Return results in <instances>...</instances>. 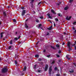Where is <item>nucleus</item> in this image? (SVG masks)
<instances>
[{
	"label": "nucleus",
	"instance_id": "obj_1",
	"mask_svg": "<svg viewBox=\"0 0 76 76\" xmlns=\"http://www.w3.org/2000/svg\"><path fill=\"white\" fill-rule=\"evenodd\" d=\"M7 71H8V69L6 67L2 69V73H6V72H7Z\"/></svg>",
	"mask_w": 76,
	"mask_h": 76
},
{
	"label": "nucleus",
	"instance_id": "obj_2",
	"mask_svg": "<svg viewBox=\"0 0 76 76\" xmlns=\"http://www.w3.org/2000/svg\"><path fill=\"white\" fill-rule=\"evenodd\" d=\"M67 46L69 49L68 51H71V48H70V42H68L67 43Z\"/></svg>",
	"mask_w": 76,
	"mask_h": 76
},
{
	"label": "nucleus",
	"instance_id": "obj_3",
	"mask_svg": "<svg viewBox=\"0 0 76 76\" xmlns=\"http://www.w3.org/2000/svg\"><path fill=\"white\" fill-rule=\"evenodd\" d=\"M49 75H51V71H52V66H51L50 68L49 69Z\"/></svg>",
	"mask_w": 76,
	"mask_h": 76
},
{
	"label": "nucleus",
	"instance_id": "obj_4",
	"mask_svg": "<svg viewBox=\"0 0 76 76\" xmlns=\"http://www.w3.org/2000/svg\"><path fill=\"white\" fill-rule=\"evenodd\" d=\"M25 13H26V11H25V10H23L22 12V13L21 14L22 16H23L25 15Z\"/></svg>",
	"mask_w": 76,
	"mask_h": 76
},
{
	"label": "nucleus",
	"instance_id": "obj_5",
	"mask_svg": "<svg viewBox=\"0 0 76 76\" xmlns=\"http://www.w3.org/2000/svg\"><path fill=\"white\" fill-rule=\"evenodd\" d=\"M19 58V55H15L14 57V58L16 59V60H18V58Z\"/></svg>",
	"mask_w": 76,
	"mask_h": 76
},
{
	"label": "nucleus",
	"instance_id": "obj_6",
	"mask_svg": "<svg viewBox=\"0 0 76 76\" xmlns=\"http://www.w3.org/2000/svg\"><path fill=\"white\" fill-rule=\"evenodd\" d=\"M3 15H4V18H5L7 16V14L6 11H4L3 12Z\"/></svg>",
	"mask_w": 76,
	"mask_h": 76
},
{
	"label": "nucleus",
	"instance_id": "obj_7",
	"mask_svg": "<svg viewBox=\"0 0 76 76\" xmlns=\"http://www.w3.org/2000/svg\"><path fill=\"white\" fill-rule=\"evenodd\" d=\"M48 64H46L45 68V71H47L48 69Z\"/></svg>",
	"mask_w": 76,
	"mask_h": 76
},
{
	"label": "nucleus",
	"instance_id": "obj_8",
	"mask_svg": "<svg viewBox=\"0 0 76 76\" xmlns=\"http://www.w3.org/2000/svg\"><path fill=\"white\" fill-rule=\"evenodd\" d=\"M13 46H10L8 48L9 50H13Z\"/></svg>",
	"mask_w": 76,
	"mask_h": 76
},
{
	"label": "nucleus",
	"instance_id": "obj_9",
	"mask_svg": "<svg viewBox=\"0 0 76 76\" xmlns=\"http://www.w3.org/2000/svg\"><path fill=\"white\" fill-rule=\"evenodd\" d=\"M4 33L3 32H2L1 34V37H0V39H1L3 37V34Z\"/></svg>",
	"mask_w": 76,
	"mask_h": 76
},
{
	"label": "nucleus",
	"instance_id": "obj_10",
	"mask_svg": "<svg viewBox=\"0 0 76 76\" xmlns=\"http://www.w3.org/2000/svg\"><path fill=\"white\" fill-rule=\"evenodd\" d=\"M52 28H53V26H51L48 28L47 29H48V30H51V29H52Z\"/></svg>",
	"mask_w": 76,
	"mask_h": 76
},
{
	"label": "nucleus",
	"instance_id": "obj_11",
	"mask_svg": "<svg viewBox=\"0 0 76 76\" xmlns=\"http://www.w3.org/2000/svg\"><path fill=\"white\" fill-rule=\"evenodd\" d=\"M51 12L52 13H53V14H56V13L54 12V11L53 10H51Z\"/></svg>",
	"mask_w": 76,
	"mask_h": 76
},
{
	"label": "nucleus",
	"instance_id": "obj_12",
	"mask_svg": "<svg viewBox=\"0 0 76 76\" xmlns=\"http://www.w3.org/2000/svg\"><path fill=\"white\" fill-rule=\"evenodd\" d=\"M69 55H67L66 56V57L68 59V60H70V58H69Z\"/></svg>",
	"mask_w": 76,
	"mask_h": 76
},
{
	"label": "nucleus",
	"instance_id": "obj_13",
	"mask_svg": "<svg viewBox=\"0 0 76 76\" xmlns=\"http://www.w3.org/2000/svg\"><path fill=\"white\" fill-rule=\"evenodd\" d=\"M26 66H25L24 67V69L23 70V71H26Z\"/></svg>",
	"mask_w": 76,
	"mask_h": 76
},
{
	"label": "nucleus",
	"instance_id": "obj_14",
	"mask_svg": "<svg viewBox=\"0 0 76 76\" xmlns=\"http://www.w3.org/2000/svg\"><path fill=\"white\" fill-rule=\"evenodd\" d=\"M72 71H69V72H70V73H73V72H74V70H73V69H71Z\"/></svg>",
	"mask_w": 76,
	"mask_h": 76
},
{
	"label": "nucleus",
	"instance_id": "obj_15",
	"mask_svg": "<svg viewBox=\"0 0 76 76\" xmlns=\"http://www.w3.org/2000/svg\"><path fill=\"white\" fill-rule=\"evenodd\" d=\"M31 4L30 5L31 7L32 8H33L34 5H33V4L32 3H31Z\"/></svg>",
	"mask_w": 76,
	"mask_h": 76
},
{
	"label": "nucleus",
	"instance_id": "obj_16",
	"mask_svg": "<svg viewBox=\"0 0 76 76\" xmlns=\"http://www.w3.org/2000/svg\"><path fill=\"white\" fill-rule=\"evenodd\" d=\"M69 7H66L64 8V10H67V9H68Z\"/></svg>",
	"mask_w": 76,
	"mask_h": 76
},
{
	"label": "nucleus",
	"instance_id": "obj_17",
	"mask_svg": "<svg viewBox=\"0 0 76 76\" xmlns=\"http://www.w3.org/2000/svg\"><path fill=\"white\" fill-rule=\"evenodd\" d=\"M56 47L57 48H59L60 47V45H59L57 44L56 45Z\"/></svg>",
	"mask_w": 76,
	"mask_h": 76
},
{
	"label": "nucleus",
	"instance_id": "obj_18",
	"mask_svg": "<svg viewBox=\"0 0 76 76\" xmlns=\"http://www.w3.org/2000/svg\"><path fill=\"white\" fill-rule=\"evenodd\" d=\"M40 19H44V17L42 16H41L39 17Z\"/></svg>",
	"mask_w": 76,
	"mask_h": 76
},
{
	"label": "nucleus",
	"instance_id": "obj_19",
	"mask_svg": "<svg viewBox=\"0 0 76 76\" xmlns=\"http://www.w3.org/2000/svg\"><path fill=\"white\" fill-rule=\"evenodd\" d=\"M25 27H26V28H28V26L26 24H25Z\"/></svg>",
	"mask_w": 76,
	"mask_h": 76
},
{
	"label": "nucleus",
	"instance_id": "obj_20",
	"mask_svg": "<svg viewBox=\"0 0 76 76\" xmlns=\"http://www.w3.org/2000/svg\"><path fill=\"white\" fill-rule=\"evenodd\" d=\"M55 20L56 21H57V22H58V18H55Z\"/></svg>",
	"mask_w": 76,
	"mask_h": 76
},
{
	"label": "nucleus",
	"instance_id": "obj_21",
	"mask_svg": "<svg viewBox=\"0 0 76 76\" xmlns=\"http://www.w3.org/2000/svg\"><path fill=\"white\" fill-rule=\"evenodd\" d=\"M35 57L36 58L39 57V55H35Z\"/></svg>",
	"mask_w": 76,
	"mask_h": 76
},
{
	"label": "nucleus",
	"instance_id": "obj_22",
	"mask_svg": "<svg viewBox=\"0 0 76 76\" xmlns=\"http://www.w3.org/2000/svg\"><path fill=\"white\" fill-rule=\"evenodd\" d=\"M21 9H22V10H23L24 9H25V7H21Z\"/></svg>",
	"mask_w": 76,
	"mask_h": 76
},
{
	"label": "nucleus",
	"instance_id": "obj_23",
	"mask_svg": "<svg viewBox=\"0 0 76 76\" xmlns=\"http://www.w3.org/2000/svg\"><path fill=\"white\" fill-rule=\"evenodd\" d=\"M18 39L17 37H15L14 38V40H15L16 41H17Z\"/></svg>",
	"mask_w": 76,
	"mask_h": 76
},
{
	"label": "nucleus",
	"instance_id": "obj_24",
	"mask_svg": "<svg viewBox=\"0 0 76 76\" xmlns=\"http://www.w3.org/2000/svg\"><path fill=\"white\" fill-rule=\"evenodd\" d=\"M34 1V0H31V2H30V3H33Z\"/></svg>",
	"mask_w": 76,
	"mask_h": 76
},
{
	"label": "nucleus",
	"instance_id": "obj_25",
	"mask_svg": "<svg viewBox=\"0 0 76 76\" xmlns=\"http://www.w3.org/2000/svg\"><path fill=\"white\" fill-rule=\"evenodd\" d=\"M66 20H69V17H67L66 18Z\"/></svg>",
	"mask_w": 76,
	"mask_h": 76
},
{
	"label": "nucleus",
	"instance_id": "obj_26",
	"mask_svg": "<svg viewBox=\"0 0 76 76\" xmlns=\"http://www.w3.org/2000/svg\"><path fill=\"white\" fill-rule=\"evenodd\" d=\"M42 26V25L41 24H40L39 25V26L38 27L39 28H40L41 27V26Z\"/></svg>",
	"mask_w": 76,
	"mask_h": 76
},
{
	"label": "nucleus",
	"instance_id": "obj_27",
	"mask_svg": "<svg viewBox=\"0 0 76 76\" xmlns=\"http://www.w3.org/2000/svg\"><path fill=\"white\" fill-rule=\"evenodd\" d=\"M73 0H69V3H72V2H73Z\"/></svg>",
	"mask_w": 76,
	"mask_h": 76
},
{
	"label": "nucleus",
	"instance_id": "obj_28",
	"mask_svg": "<svg viewBox=\"0 0 76 76\" xmlns=\"http://www.w3.org/2000/svg\"><path fill=\"white\" fill-rule=\"evenodd\" d=\"M37 65H35L34 66V69H36L37 68Z\"/></svg>",
	"mask_w": 76,
	"mask_h": 76
},
{
	"label": "nucleus",
	"instance_id": "obj_29",
	"mask_svg": "<svg viewBox=\"0 0 76 76\" xmlns=\"http://www.w3.org/2000/svg\"><path fill=\"white\" fill-rule=\"evenodd\" d=\"M51 48H53V49L54 50H55L56 49H55V48H54V47L52 46H51Z\"/></svg>",
	"mask_w": 76,
	"mask_h": 76
},
{
	"label": "nucleus",
	"instance_id": "obj_30",
	"mask_svg": "<svg viewBox=\"0 0 76 76\" xmlns=\"http://www.w3.org/2000/svg\"><path fill=\"white\" fill-rule=\"evenodd\" d=\"M54 70L56 71V70H57V67H55L54 68Z\"/></svg>",
	"mask_w": 76,
	"mask_h": 76
},
{
	"label": "nucleus",
	"instance_id": "obj_31",
	"mask_svg": "<svg viewBox=\"0 0 76 76\" xmlns=\"http://www.w3.org/2000/svg\"><path fill=\"white\" fill-rule=\"evenodd\" d=\"M15 64H18V62L17 61H15Z\"/></svg>",
	"mask_w": 76,
	"mask_h": 76
},
{
	"label": "nucleus",
	"instance_id": "obj_32",
	"mask_svg": "<svg viewBox=\"0 0 76 76\" xmlns=\"http://www.w3.org/2000/svg\"><path fill=\"white\" fill-rule=\"evenodd\" d=\"M13 21L14 22H16V19H13Z\"/></svg>",
	"mask_w": 76,
	"mask_h": 76
},
{
	"label": "nucleus",
	"instance_id": "obj_33",
	"mask_svg": "<svg viewBox=\"0 0 76 76\" xmlns=\"http://www.w3.org/2000/svg\"><path fill=\"white\" fill-rule=\"evenodd\" d=\"M42 60V59L41 58H39L38 59V61H41Z\"/></svg>",
	"mask_w": 76,
	"mask_h": 76
},
{
	"label": "nucleus",
	"instance_id": "obj_34",
	"mask_svg": "<svg viewBox=\"0 0 76 76\" xmlns=\"http://www.w3.org/2000/svg\"><path fill=\"white\" fill-rule=\"evenodd\" d=\"M56 56H57V57H58V58H59V57H60V55H57Z\"/></svg>",
	"mask_w": 76,
	"mask_h": 76
},
{
	"label": "nucleus",
	"instance_id": "obj_35",
	"mask_svg": "<svg viewBox=\"0 0 76 76\" xmlns=\"http://www.w3.org/2000/svg\"><path fill=\"white\" fill-rule=\"evenodd\" d=\"M18 52H16L15 53V56L18 55Z\"/></svg>",
	"mask_w": 76,
	"mask_h": 76
},
{
	"label": "nucleus",
	"instance_id": "obj_36",
	"mask_svg": "<svg viewBox=\"0 0 76 76\" xmlns=\"http://www.w3.org/2000/svg\"><path fill=\"white\" fill-rule=\"evenodd\" d=\"M58 53L59 54H60L61 53V50H59Z\"/></svg>",
	"mask_w": 76,
	"mask_h": 76
},
{
	"label": "nucleus",
	"instance_id": "obj_37",
	"mask_svg": "<svg viewBox=\"0 0 76 76\" xmlns=\"http://www.w3.org/2000/svg\"><path fill=\"white\" fill-rule=\"evenodd\" d=\"M42 3V2H41V1L39 2L38 3V5H39V4H41V3Z\"/></svg>",
	"mask_w": 76,
	"mask_h": 76
},
{
	"label": "nucleus",
	"instance_id": "obj_38",
	"mask_svg": "<svg viewBox=\"0 0 76 76\" xmlns=\"http://www.w3.org/2000/svg\"><path fill=\"white\" fill-rule=\"evenodd\" d=\"M36 22H39V20H38V19H37L36 20Z\"/></svg>",
	"mask_w": 76,
	"mask_h": 76
},
{
	"label": "nucleus",
	"instance_id": "obj_39",
	"mask_svg": "<svg viewBox=\"0 0 76 76\" xmlns=\"http://www.w3.org/2000/svg\"><path fill=\"white\" fill-rule=\"evenodd\" d=\"M54 63H55V61H52V64H54Z\"/></svg>",
	"mask_w": 76,
	"mask_h": 76
},
{
	"label": "nucleus",
	"instance_id": "obj_40",
	"mask_svg": "<svg viewBox=\"0 0 76 76\" xmlns=\"http://www.w3.org/2000/svg\"><path fill=\"white\" fill-rule=\"evenodd\" d=\"M76 24V22H75L73 23V24L74 25H75Z\"/></svg>",
	"mask_w": 76,
	"mask_h": 76
},
{
	"label": "nucleus",
	"instance_id": "obj_41",
	"mask_svg": "<svg viewBox=\"0 0 76 76\" xmlns=\"http://www.w3.org/2000/svg\"><path fill=\"white\" fill-rule=\"evenodd\" d=\"M48 18H49V19H51V18H52V17L50 16H49Z\"/></svg>",
	"mask_w": 76,
	"mask_h": 76
},
{
	"label": "nucleus",
	"instance_id": "obj_42",
	"mask_svg": "<svg viewBox=\"0 0 76 76\" xmlns=\"http://www.w3.org/2000/svg\"><path fill=\"white\" fill-rule=\"evenodd\" d=\"M47 57H48L49 58V57H50V55H48V56H47Z\"/></svg>",
	"mask_w": 76,
	"mask_h": 76
},
{
	"label": "nucleus",
	"instance_id": "obj_43",
	"mask_svg": "<svg viewBox=\"0 0 76 76\" xmlns=\"http://www.w3.org/2000/svg\"><path fill=\"white\" fill-rule=\"evenodd\" d=\"M47 35H50V34H49V33H48V32H47Z\"/></svg>",
	"mask_w": 76,
	"mask_h": 76
},
{
	"label": "nucleus",
	"instance_id": "obj_44",
	"mask_svg": "<svg viewBox=\"0 0 76 76\" xmlns=\"http://www.w3.org/2000/svg\"><path fill=\"white\" fill-rule=\"evenodd\" d=\"M72 18V17L70 16L69 17V20H70V19H71V18Z\"/></svg>",
	"mask_w": 76,
	"mask_h": 76
},
{
	"label": "nucleus",
	"instance_id": "obj_45",
	"mask_svg": "<svg viewBox=\"0 0 76 76\" xmlns=\"http://www.w3.org/2000/svg\"><path fill=\"white\" fill-rule=\"evenodd\" d=\"M12 40H11L10 42V44H12Z\"/></svg>",
	"mask_w": 76,
	"mask_h": 76
},
{
	"label": "nucleus",
	"instance_id": "obj_46",
	"mask_svg": "<svg viewBox=\"0 0 76 76\" xmlns=\"http://www.w3.org/2000/svg\"><path fill=\"white\" fill-rule=\"evenodd\" d=\"M76 45V44H74L72 45V46H75Z\"/></svg>",
	"mask_w": 76,
	"mask_h": 76
},
{
	"label": "nucleus",
	"instance_id": "obj_47",
	"mask_svg": "<svg viewBox=\"0 0 76 76\" xmlns=\"http://www.w3.org/2000/svg\"><path fill=\"white\" fill-rule=\"evenodd\" d=\"M72 29L73 30H75V27H72Z\"/></svg>",
	"mask_w": 76,
	"mask_h": 76
},
{
	"label": "nucleus",
	"instance_id": "obj_48",
	"mask_svg": "<svg viewBox=\"0 0 76 76\" xmlns=\"http://www.w3.org/2000/svg\"><path fill=\"white\" fill-rule=\"evenodd\" d=\"M58 16H60V15H61V14L58 13Z\"/></svg>",
	"mask_w": 76,
	"mask_h": 76
},
{
	"label": "nucleus",
	"instance_id": "obj_49",
	"mask_svg": "<svg viewBox=\"0 0 76 76\" xmlns=\"http://www.w3.org/2000/svg\"><path fill=\"white\" fill-rule=\"evenodd\" d=\"M46 51V50H45V49H44L43 50V53H45V52Z\"/></svg>",
	"mask_w": 76,
	"mask_h": 76
},
{
	"label": "nucleus",
	"instance_id": "obj_50",
	"mask_svg": "<svg viewBox=\"0 0 76 76\" xmlns=\"http://www.w3.org/2000/svg\"><path fill=\"white\" fill-rule=\"evenodd\" d=\"M73 64H74V65L75 66H76V63H73Z\"/></svg>",
	"mask_w": 76,
	"mask_h": 76
},
{
	"label": "nucleus",
	"instance_id": "obj_51",
	"mask_svg": "<svg viewBox=\"0 0 76 76\" xmlns=\"http://www.w3.org/2000/svg\"><path fill=\"white\" fill-rule=\"evenodd\" d=\"M47 16H48V17L50 16V14H48Z\"/></svg>",
	"mask_w": 76,
	"mask_h": 76
},
{
	"label": "nucleus",
	"instance_id": "obj_52",
	"mask_svg": "<svg viewBox=\"0 0 76 76\" xmlns=\"http://www.w3.org/2000/svg\"><path fill=\"white\" fill-rule=\"evenodd\" d=\"M60 74H56V76H60Z\"/></svg>",
	"mask_w": 76,
	"mask_h": 76
},
{
	"label": "nucleus",
	"instance_id": "obj_53",
	"mask_svg": "<svg viewBox=\"0 0 76 76\" xmlns=\"http://www.w3.org/2000/svg\"><path fill=\"white\" fill-rule=\"evenodd\" d=\"M7 8L8 9H9L10 8V7L9 6H8L7 7Z\"/></svg>",
	"mask_w": 76,
	"mask_h": 76
},
{
	"label": "nucleus",
	"instance_id": "obj_54",
	"mask_svg": "<svg viewBox=\"0 0 76 76\" xmlns=\"http://www.w3.org/2000/svg\"><path fill=\"white\" fill-rule=\"evenodd\" d=\"M74 33L75 34H76V30H75V31H74Z\"/></svg>",
	"mask_w": 76,
	"mask_h": 76
},
{
	"label": "nucleus",
	"instance_id": "obj_55",
	"mask_svg": "<svg viewBox=\"0 0 76 76\" xmlns=\"http://www.w3.org/2000/svg\"><path fill=\"white\" fill-rule=\"evenodd\" d=\"M75 50H76V46H75L74 47Z\"/></svg>",
	"mask_w": 76,
	"mask_h": 76
},
{
	"label": "nucleus",
	"instance_id": "obj_56",
	"mask_svg": "<svg viewBox=\"0 0 76 76\" xmlns=\"http://www.w3.org/2000/svg\"><path fill=\"white\" fill-rule=\"evenodd\" d=\"M64 44H65V43H64V42H63L62 43V45H64Z\"/></svg>",
	"mask_w": 76,
	"mask_h": 76
},
{
	"label": "nucleus",
	"instance_id": "obj_57",
	"mask_svg": "<svg viewBox=\"0 0 76 76\" xmlns=\"http://www.w3.org/2000/svg\"><path fill=\"white\" fill-rule=\"evenodd\" d=\"M15 35H17V34H18V32H15Z\"/></svg>",
	"mask_w": 76,
	"mask_h": 76
},
{
	"label": "nucleus",
	"instance_id": "obj_58",
	"mask_svg": "<svg viewBox=\"0 0 76 76\" xmlns=\"http://www.w3.org/2000/svg\"><path fill=\"white\" fill-rule=\"evenodd\" d=\"M20 38V36H19V37H18V39H19Z\"/></svg>",
	"mask_w": 76,
	"mask_h": 76
},
{
	"label": "nucleus",
	"instance_id": "obj_59",
	"mask_svg": "<svg viewBox=\"0 0 76 76\" xmlns=\"http://www.w3.org/2000/svg\"><path fill=\"white\" fill-rule=\"evenodd\" d=\"M41 72V70H38V72Z\"/></svg>",
	"mask_w": 76,
	"mask_h": 76
},
{
	"label": "nucleus",
	"instance_id": "obj_60",
	"mask_svg": "<svg viewBox=\"0 0 76 76\" xmlns=\"http://www.w3.org/2000/svg\"><path fill=\"white\" fill-rule=\"evenodd\" d=\"M28 19H27L26 20V22H27V21H28Z\"/></svg>",
	"mask_w": 76,
	"mask_h": 76
},
{
	"label": "nucleus",
	"instance_id": "obj_61",
	"mask_svg": "<svg viewBox=\"0 0 76 76\" xmlns=\"http://www.w3.org/2000/svg\"><path fill=\"white\" fill-rule=\"evenodd\" d=\"M48 21H49V22H50V23H51V21H50V20H48Z\"/></svg>",
	"mask_w": 76,
	"mask_h": 76
},
{
	"label": "nucleus",
	"instance_id": "obj_62",
	"mask_svg": "<svg viewBox=\"0 0 76 76\" xmlns=\"http://www.w3.org/2000/svg\"><path fill=\"white\" fill-rule=\"evenodd\" d=\"M1 24H2V23H1V22L0 21V25H1Z\"/></svg>",
	"mask_w": 76,
	"mask_h": 76
},
{
	"label": "nucleus",
	"instance_id": "obj_63",
	"mask_svg": "<svg viewBox=\"0 0 76 76\" xmlns=\"http://www.w3.org/2000/svg\"><path fill=\"white\" fill-rule=\"evenodd\" d=\"M57 5H58V6H59V5H60V4L58 3L57 4Z\"/></svg>",
	"mask_w": 76,
	"mask_h": 76
},
{
	"label": "nucleus",
	"instance_id": "obj_64",
	"mask_svg": "<svg viewBox=\"0 0 76 76\" xmlns=\"http://www.w3.org/2000/svg\"><path fill=\"white\" fill-rule=\"evenodd\" d=\"M41 64H43V62H41Z\"/></svg>",
	"mask_w": 76,
	"mask_h": 76
}]
</instances>
